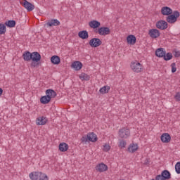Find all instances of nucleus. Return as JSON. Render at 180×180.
<instances>
[{"mask_svg":"<svg viewBox=\"0 0 180 180\" xmlns=\"http://www.w3.org/2000/svg\"><path fill=\"white\" fill-rule=\"evenodd\" d=\"M22 58L24 61H32L30 65L32 68H38L39 65L41 64V55L37 51L32 53L29 51H25Z\"/></svg>","mask_w":180,"mask_h":180,"instance_id":"f257e3e1","label":"nucleus"},{"mask_svg":"<svg viewBox=\"0 0 180 180\" xmlns=\"http://www.w3.org/2000/svg\"><path fill=\"white\" fill-rule=\"evenodd\" d=\"M81 143L83 144H86L89 141H91V143H95L98 141V136L94 132L87 134L86 135L83 136L80 139Z\"/></svg>","mask_w":180,"mask_h":180,"instance_id":"f03ea898","label":"nucleus"},{"mask_svg":"<svg viewBox=\"0 0 180 180\" xmlns=\"http://www.w3.org/2000/svg\"><path fill=\"white\" fill-rule=\"evenodd\" d=\"M29 176L31 180H49L47 174L41 172H32Z\"/></svg>","mask_w":180,"mask_h":180,"instance_id":"7ed1b4c3","label":"nucleus"},{"mask_svg":"<svg viewBox=\"0 0 180 180\" xmlns=\"http://www.w3.org/2000/svg\"><path fill=\"white\" fill-rule=\"evenodd\" d=\"M180 16V13L178 11H174L173 13L170 14L169 15H167L166 18V20L168 23H170L171 25L175 23L176 20H178V18Z\"/></svg>","mask_w":180,"mask_h":180,"instance_id":"20e7f679","label":"nucleus"},{"mask_svg":"<svg viewBox=\"0 0 180 180\" xmlns=\"http://www.w3.org/2000/svg\"><path fill=\"white\" fill-rule=\"evenodd\" d=\"M157 180H169L171 179V172L165 169L162 171L160 174L155 176Z\"/></svg>","mask_w":180,"mask_h":180,"instance_id":"39448f33","label":"nucleus"},{"mask_svg":"<svg viewBox=\"0 0 180 180\" xmlns=\"http://www.w3.org/2000/svg\"><path fill=\"white\" fill-rule=\"evenodd\" d=\"M131 68L134 72H141L143 71V65L139 62H132Z\"/></svg>","mask_w":180,"mask_h":180,"instance_id":"423d86ee","label":"nucleus"},{"mask_svg":"<svg viewBox=\"0 0 180 180\" xmlns=\"http://www.w3.org/2000/svg\"><path fill=\"white\" fill-rule=\"evenodd\" d=\"M118 134L121 139H127L130 136V130L127 128H122L119 130Z\"/></svg>","mask_w":180,"mask_h":180,"instance_id":"0eeeda50","label":"nucleus"},{"mask_svg":"<svg viewBox=\"0 0 180 180\" xmlns=\"http://www.w3.org/2000/svg\"><path fill=\"white\" fill-rule=\"evenodd\" d=\"M91 47L96 48L102 45V41L99 38H93L89 42Z\"/></svg>","mask_w":180,"mask_h":180,"instance_id":"6e6552de","label":"nucleus"},{"mask_svg":"<svg viewBox=\"0 0 180 180\" xmlns=\"http://www.w3.org/2000/svg\"><path fill=\"white\" fill-rule=\"evenodd\" d=\"M96 33H98L100 36H107V34H110V29L108 27H101Z\"/></svg>","mask_w":180,"mask_h":180,"instance_id":"1a4fd4ad","label":"nucleus"},{"mask_svg":"<svg viewBox=\"0 0 180 180\" xmlns=\"http://www.w3.org/2000/svg\"><path fill=\"white\" fill-rule=\"evenodd\" d=\"M20 4L23 7L25 8V9H27L28 12H32V11L34 9V5L27 1V0H24V1L21 2Z\"/></svg>","mask_w":180,"mask_h":180,"instance_id":"9d476101","label":"nucleus"},{"mask_svg":"<svg viewBox=\"0 0 180 180\" xmlns=\"http://www.w3.org/2000/svg\"><path fill=\"white\" fill-rule=\"evenodd\" d=\"M156 27L160 29V30H165L168 28V22L165 20H159L156 22Z\"/></svg>","mask_w":180,"mask_h":180,"instance_id":"9b49d317","label":"nucleus"},{"mask_svg":"<svg viewBox=\"0 0 180 180\" xmlns=\"http://www.w3.org/2000/svg\"><path fill=\"white\" fill-rule=\"evenodd\" d=\"M60 25H61V22H60L58 20L54 18L49 20L46 23V25L48 27H53V26H60Z\"/></svg>","mask_w":180,"mask_h":180,"instance_id":"f8f14e48","label":"nucleus"},{"mask_svg":"<svg viewBox=\"0 0 180 180\" xmlns=\"http://www.w3.org/2000/svg\"><path fill=\"white\" fill-rule=\"evenodd\" d=\"M148 34L152 39H157L160 37L161 33H160V30L157 29H151L149 30Z\"/></svg>","mask_w":180,"mask_h":180,"instance_id":"ddd939ff","label":"nucleus"},{"mask_svg":"<svg viewBox=\"0 0 180 180\" xmlns=\"http://www.w3.org/2000/svg\"><path fill=\"white\" fill-rule=\"evenodd\" d=\"M161 13L164 16H169V15H172V13H174V11H172V8L168 6H165L162 8Z\"/></svg>","mask_w":180,"mask_h":180,"instance_id":"4468645a","label":"nucleus"},{"mask_svg":"<svg viewBox=\"0 0 180 180\" xmlns=\"http://www.w3.org/2000/svg\"><path fill=\"white\" fill-rule=\"evenodd\" d=\"M46 95L50 98V100L51 101V99L56 98V96H57V93L56 92V91H54L52 89H46L45 91Z\"/></svg>","mask_w":180,"mask_h":180,"instance_id":"2eb2a0df","label":"nucleus"},{"mask_svg":"<svg viewBox=\"0 0 180 180\" xmlns=\"http://www.w3.org/2000/svg\"><path fill=\"white\" fill-rule=\"evenodd\" d=\"M165 54H166V51L164 48H158L155 51V56L159 58H162L164 56H165Z\"/></svg>","mask_w":180,"mask_h":180,"instance_id":"dca6fc26","label":"nucleus"},{"mask_svg":"<svg viewBox=\"0 0 180 180\" xmlns=\"http://www.w3.org/2000/svg\"><path fill=\"white\" fill-rule=\"evenodd\" d=\"M47 123V118L46 117H39L36 120L37 126H44Z\"/></svg>","mask_w":180,"mask_h":180,"instance_id":"f3484780","label":"nucleus"},{"mask_svg":"<svg viewBox=\"0 0 180 180\" xmlns=\"http://www.w3.org/2000/svg\"><path fill=\"white\" fill-rule=\"evenodd\" d=\"M162 143H169L171 141V135L168 133H164L160 136Z\"/></svg>","mask_w":180,"mask_h":180,"instance_id":"a211bd4d","label":"nucleus"},{"mask_svg":"<svg viewBox=\"0 0 180 180\" xmlns=\"http://www.w3.org/2000/svg\"><path fill=\"white\" fill-rule=\"evenodd\" d=\"M82 63L79 61H75L72 63L71 68L75 70V71H79L82 68Z\"/></svg>","mask_w":180,"mask_h":180,"instance_id":"6ab92c4d","label":"nucleus"},{"mask_svg":"<svg viewBox=\"0 0 180 180\" xmlns=\"http://www.w3.org/2000/svg\"><path fill=\"white\" fill-rule=\"evenodd\" d=\"M127 41L128 44L134 46V44H136V41H137V38H136V36L131 34L127 37Z\"/></svg>","mask_w":180,"mask_h":180,"instance_id":"aec40b11","label":"nucleus"},{"mask_svg":"<svg viewBox=\"0 0 180 180\" xmlns=\"http://www.w3.org/2000/svg\"><path fill=\"white\" fill-rule=\"evenodd\" d=\"M96 169L98 171V172H105V171H108V165L104 163H101L96 166Z\"/></svg>","mask_w":180,"mask_h":180,"instance_id":"412c9836","label":"nucleus"},{"mask_svg":"<svg viewBox=\"0 0 180 180\" xmlns=\"http://www.w3.org/2000/svg\"><path fill=\"white\" fill-rule=\"evenodd\" d=\"M89 25L91 29H98L101 27V22L98 20H91L89 22Z\"/></svg>","mask_w":180,"mask_h":180,"instance_id":"4be33fe9","label":"nucleus"},{"mask_svg":"<svg viewBox=\"0 0 180 180\" xmlns=\"http://www.w3.org/2000/svg\"><path fill=\"white\" fill-rule=\"evenodd\" d=\"M78 37L79 39H82V40H86L89 37V34H88V31L82 30L78 32Z\"/></svg>","mask_w":180,"mask_h":180,"instance_id":"5701e85b","label":"nucleus"},{"mask_svg":"<svg viewBox=\"0 0 180 180\" xmlns=\"http://www.w3.org/2000/svg\"><path fill=\"white\" fill-rule=\"evenodd\" d=\"M51 62L52 64H54L55 65H58V64L61 63V58H60V56L54 55L51 58Z\"/></svg>","mask_w":180,"mask_h":180,"instance_id":"b1692460","label":"nucleus"},{"mask_svg":"<svg viewBox=\"0 0 180 180\" xmlns=\"http://www.w3.org/2000/svg\"><path fill=\"white\" fill-rule=\"evenodd\" d=\"M51 100L49 98V96H43L40 98V103H42V105H47V103H50Z\"/></svg>","mask_w":180,"mask_h":180,"instance_id":"393cba45","label":"nucleus"},{"mask_svg":"<svg viewBox=\"0 0 180 180\" xmlns=\"http://www.w3.org/2000/svg\"><path fill=\"white\" fill-rule=\"evenodd\" d=\"M138 149L139 146L137 144L132 143L128 147L127 151H129V153H136Z\"/></svg>","mask_w":180,"mask_h":180,"instance_id":"a878e982","label":"nucleus"},{"mask_svg":"<svg viewBox=\"0 0 180 180\" xmlns=\"http://www.w3.org/2000/svg\"><path fill=\"white\" fill-rule=\"evenodd\" d=\"M5 26H7V27H15V26H16V21L13 20H9L8 21H6L4 23Z\"/></svg>","mask_w":180,"mask_h":180,"instance_id":"bb28decb","label":"nucleus"},{"mask_svg":"<svg viewBox=\"0 0 180 180\" xmlns=\"http://www.w3.org/2000/svg\"><path fill=\"white\" fill-rule=\"evenodd\" d=\"M59 150L61 153H65L68 150V144L66 143H61L59 144Z\"/></svg>","mask_w":180,"mask_h":180,"instance_id":"cd10ccee","label":"nucleus"},{"mask_svg":"<svg viewBox=\"0 0 180 180\" xmlns=\"http://www.w3.org/2000/svg\"><path fill=\"white\" fill-rule=\"evenodd\" d=\"M110 91V86H104L102 88L100 89L99 92L102 94L103 95H105V94H108Z\"/></svg>","mask_w":180,"mask_h":180,"instance_id":"c85d7f7f","label":"nucleus"},{"mask_svg":"<svg viewBox=\"0 0 180 180\" xmlns=\"http://www.w3.org/2000/svg\"><path fill=\"white\" fill-rule=\"evenodd\" d=\"M82 81H89L91 77L86 73H82L79 77Z\"/></svg>","mask_w":180,"mask_h":180,"instance_id":"c756f323","label":"nucleus"},{"mask_svg":"<svg viewBox=\"0 0 180 180\" xmlns=\"http://www.w3.org/2000/svg\"><path fill=\"white\" fill-rule=\"evenodd\" d=\"M172 53L169 52L164 55L163 60H165V61H169V60H172Z\"/></svg>","mask_w":180,"mask_h":180,"instance_id":"7c9ffc66","label":"nucleus"},{"mask_svg":"<svg viewBox=\"0 0 180 180\" xmlns=\"http://www.w3.org/2000/svg\"><path fill=\"white\" fill-rule=\"evenodd\" d=\"M5 33H6V25L0 23V34H5Z\"/></svg>","mask_w":180,"mask_h":180,"instance_id":"2f4dec72","label":"nucleus"},{"mask_svg":"<svg viewBox=\"0 0 180 180\" xmlns=\"http://www.w3.org/2000/svg\"><path fill=\"white\" fill-rule=\"evenodd\" d=\"M127 143H126V141L123 139H120V143H119V147H120L121 148H124V147H126V145Z\"/></svg>","mask_w":180,"mask_h":180,"instance_id":"473e14b6","label":"nucleus"},{"mask_svg":"<svg viewBox=\"0 0 180 180\" xmlns=\"http://www.w3.org/2000/svg\"><path fill=\"white\" fill-rule=\"evenodd\" d=\"M171 67H172V74L176 72V64L175 63H172L171 64Z\"/></svg>","mask_w":180,"mask_h":180,"instance_id":"72a5a7b5","label":"nucleus"},{"mask_svg":"<svg viewBox=\"0 0 180 180\" xmlns=\"http://www.w3.org/2000/svg\"><path fill=\"white\" fill-rule=\"evenodd\" d=\"M175 171L176 174H180V162H177L175 165Z\"/></svg>","mask_w":180,"mask_h":180,"instance_id":"f704fd0d","label":"nucleus"},{"mask_svg":"<svg viewBox=\"0 0 180 180\" xmlns=\"http://www.w3.org/2000/svg\"><path fill=\"white\" fill-rule=\"evenodd\" d=\"M109 150H110V146H109L108 144H105L103 146V151L108 152V151H109Z\"/></svg>","mask_w":180,"mask_h":180,"instance_id":"c9c22d12","label":"nucleus"},{"mask_svg":"<svg viewBox=\"0 0 180 180\" xmlns=\"http://www.w3.org/2000/svg\"><path fill=\"white\" fill-rule=\"evenodd\" d=\"M174 98L177 102H180V92H177Z\"/></svg>","mask_w":180,"mask_h":180,"instance_id":"e433bc0d","label":"nucleus"},{"mask_svg":"<svg viewBox=\"0 0 180 180\" xmlns=\"http://www.w3.org/2000/svg\"><path fill=\"white\" fill-rule=\"evenodd\" d=\"M174 57L178 58V57H180V51H174Z\"/></svg>","mask_w":180,"mask_h":180,"instance_id":"4c0bfd02","label":"nucleus"},{"mask_svg":"<svg viewBox=\"0 0 180 180\" xmlns=\"http://www.w3.org/2000/svg\"><path fill=\"white\" fill-rule=\"evenodd\" d=\"M2 94H4V90L2 89V88H0V96H2Z\"/></svg>","mask_w":180,"mask_h":180,"instance_id":"58836bf2","label":"nucleus"}]
</instances>
